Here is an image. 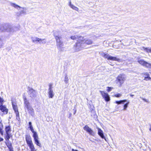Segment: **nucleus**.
Listing matches in <instances>:
<instances>
[{
    "label": "nucleus",
    "mask_w": 151,
    "mask_h": 151,
    "mask_svg": "<svg viewBox=\"0 0 151 151\" xmlns=\"http://www.w3.org/2000/svg\"><path fill=\"white\" fill-rule=\"evenodd\" d=\"M12 105L13 106V108L15 112L16 113V116H19V113L18 111V110L17 107V105L14 104L13 103H12Z\"/></svg>",
    "instance_id": "19"
},
{
    "label": "nucleus",
    "mask_w": 151,
    "mask_h": 151,
    "mask_svg": "<svg viewBox=\"0 0 151 151\" xmlns=\"http://www.w3.org/2000/svg\"><path fill=\"white\" fill-rule=\"evenodd\" d=\"M28 93L30 97L32 98H34L36 96V91L32 88H29Z\"/></svg>",
    "instance_id": "12"
},
{
    "label": "nucleus",
    "mask_w": 151,
    "mask_h": 151,
    "mask_svg": "<svg viewBox=\"0 0 151 151\" xmlns=\"http://www.w3.org/2000/svg\"><path fill=\"white\" fill-rule=\"evenodd\" d=\"M24 103L25 104V107L30 105L28 101L27 100L25 97H23Z\"/></svg>",
    "instance_id": "22"
},
{
    "label": "nucleus",
    "mask_w": 151,
    "mask_h": 151,
    "mask_svg": "<svg viewBox=\"0 0 151 151\" xmlns=\"http://www.w3.org/2000/svg\"><path fill=\"white\" fill-rule=\"evenodd\" d=\"M72 151H78L77 150H75L73 149H72Z\"/></svg>",
    "instance_id": "43"
},
{
    "label": "nucleus",
    "mask_w": 151,
    "mask_h": 151,
    "mask_svg": "<svg viewBox=\"0 0 151 151\" xmlns=\"http://www.w3.org/2000/svg\"><path fill=\"white\" fill-rule=\"evenodd\" d=\"M26 140L27 144L28 145L32 143V138L30 135H26Z\"/></svg>",
    "instance_id": "16"
},
{
    "label": "nucleus",
    "mask_w": 151,
    "mask_h": 151,
    "mask_svg": "<svg viewBox=\"0 0 151 151\" xmlns=\"http://www.w3.org/2000/svg\"><path fill=\"white\" fill-rule=\"evenodd\" d=\"M3 40L1 38H0V47H1L3 45Z\"/></svg>",
    "instance_id": "37"
},
{
    "label": "nucleus",
    "mask_w": 151,
    "mask_h": 151,
    "mask_svg": "<svg viewBox=\"0 0 151 151\" xmlns=\"http://www.w3.org/2000/svg\"><path fill=\"white\" fill-rule=\"evenodd\" d=\"M137 62L143 66L148 68L151 69V63H148L143 59H138Z\"/></svg>",
    "instance_id": "7"
},
{
    "label": "nucleus",
    "mask_w": 151,
    "mask_h": 151,
    "mask_svg": "<svg viewBox=\"0 0 151 151\" xmlns=\"http://www.w3.org/2000/svg\"><path fill=\"white\" fill-rule=\"evenodd\" d=\"M3 139L1 137H0V142L3 141Z\"/></svg>",
    "instance_id": "42"
},
{
    "label": "nucleus",
    "mask_w": 151,
    "mask_h": 151,
    "mask_svg": "<svg viewBox=\"0 0 151 151\" xmlns=\"http://www.w3.org/2000/svg\"><path fill=\"white\" fill-rule=\"evenodd\" d=\"M3 100L2 98H1V97L0 96V102L2 103L3 102Z\"/></svg>",
    "instance_id": "41"
},
{
    "label": "nucleus",
    "mask_w": 151,
    "mask_h": 151,
    "mask_svg": "<svg viewBox=\"0 0 151 151\" xmlns=\"http://www.w3.org/2000/svg\"><path fill=\"white\" fill-rule=\"evenodd\" d=\"M79 41L81 42V43L83 45L85 43L87 45H90L92 43V41L91 40L86 39L84 37H80Z\"/></svg>",
    "instance_id": "10"
},
{
    "label": "nucleus",
    "mask_w": 151,
    "mask_h": 151,
    "mask_svg": "<svg viewBox=\"0 0 151 151\" xmlns=\"http://www.w3.org/2000/svg\"><path fill=\"white\" fill-rule=\"evenodd\" d=\"M48 93L49 98H52L54 96L55 93L53 90H48Z\"/></svg>",
    "instance_id": "20"
},
{
    "label": "nucleus",
    "mask_w": 151,
    "mask_h": 151,
    "mask_svg": "<svg viewBox=\"0 0 151 151\" xmlns=\"http://www.w3.org/2000/svg\"><path fill=\"white\" fill-rule=\"evenodd\" d=\"M98 129V134L101 137L102 139H104L106 140L105 138L104 134V132L102 130L99 128H97Z\"/></svg>",
    "instance_id": "17"
},
{
    "label": "nucleus",
    "mask_w": 151,
    "mask_h": 151,
    "mask_svg": "<svg viewBox=\"0 0 151 151\" xmlns=\"http://www.w3.org/2000/svg\"><path fill=\"white\" fill-rule=\"evenodd\" d=\"M122 96V94L120 93H117L114 95V96L116 97H119Z\"/></svg>",
    "instance_id": "36"
},
{
    "label": "nucleus",
    "mask_w": 151,
    "mask_h": 151,
    "mask_svg": "<svg viewBox=\"0 0 151 151\" xmlns=\"http://www.w3.org/2000/svg\"><path fill=\"white\" fill-rule=\"evenodd\" d=\"M71 115H72V114H71V113H70L69 114V117H70V116H71Z\"/></svg>",
    "instance_id": "45"
},
{
    "label": "nucleus",
    "mask_w": 151,
    "mask_h": 151,
    "mask_svg": "<svg viewBox=\"0 0 151 151\" xmlns=\"http://www.w3.org/2000/svg\"><path fill=\"white\" fill-rule=\"evenodd\" d=\"M29 128L32 132L33 133L32 136L34 139L35 143L37 145L40 147L41 146V144L39 140V138L37 133L34 131L32 127H29Z\"/></svg>",
    "instance_id": "5"
},
{
    "label": "nucleus",
    "mask_w": 151,
    "mask_h": 151,
    "mask_svg": "<svg viewBox=\"0 0 151 151\" xmlns=\"http://www.w3.org/2000/svg\"><path fill=\"white\" fill-rule=\"evenodd\" d=\"M3 126L2 124L0 122V133L2 135H3Z\"/></svg>",
    "instance_id": "29"
},
{
    "label": "nucleus",
    "mask_w": 151,
    "mask_h": 151,
    "mask_svg": "<svg viewBox=\"0 0 151 151\" xmlns=\"http://www.w3.org/2000/svg\"><path fill=\"white\" fill-rule=\"evenodd\" d=\"M143 74L145 76V78L144 79V80L147 81L151 80V78L150 77V75L148 73L146 72L143 73Z\"/></svg>",
    "instance_id": "21"
},
{
    "label": "nucleus",
    "mask_w": 151,
    "mask_h": 151,
    "mask_svg": "<svg viewBox=\"0 0 151 151\" xmlns=\"http://www.w3.org/2000/svg\"><path fill=\"white\" fill-rule=\"evenodd\" d=\"M55 37L56 40V45L58 49L61 51H64V48L63 47V41L61 40V37L59 35H55Z\"/></svg>",
    "instance_id": "3"
},
{
    "label": "nucleus",
    "mask_w": 151,
    "mask_h": 151,
    "mask_svg": "<svg viewBox=\"0 0 151 151\" xmlns=\"http://www.w3.org/2000/svg\"><path fill=\"white\" fill-rule=\"evenodd\" d=\"M6 144L9 149V151H12L13 148L12 147V144L9 142H6Z\"/></svg>",
    "instance_id": "24"
},
{
    "label": "nucleus",
    "mask_w": 151,
    "mask_h": 151,
    "mask_svg": "<svg viewBox=\"0 0 151 151\" xmlns=\"http://www.w3.org/2000/svg\"><path fill=\"white\" fill-rule=\"evenodd\" d=\"M73 4H71V2L70 1L69 2V5L70 7Z\"/></svg>",
    "instance_id": "39"
},
{
    "label": "nucleus",
    "mask_w": 151,
    "mask_h": 151,
    "mask_svg": "<svg viewBox=\"0 0 151 151\" xmlns=\"http://www.w3.org/2000/svg\"><path fill=\"white\" fill-rule=\"evenodd\" d=\"M83 129L88 133L90 135L94 136L95 133L87 125H86L83 128Z\"/></svg>",
    "instance_id": "11"
},
{
    "label": "nucleus",
    "mask_w": 151,
    "mask_h": 151,
    "mask_svg": "<svg viewBox=\"0 0 151 151\" xmlns=\"http://www.w3.org/2000/svg\"><path fill=\"white\" fill-rule=\"evenodd\" d=\"M83 47V43H81V42H77L74 46L75 51L76 52L79 51Z\"/></svg>",
    "instance_id": "8"
},
{
    "label": "nucleus",
    "mask_w": 151,
    "mask_h": 151,
    "mask_svg": "<svg viewBox=\"0 0 151 151\" xmlns=\"http://www.w3.org/2000/svg\"><path fill=\"white\" fill-rule=\"evenodd\" d=\"M68 78L67 75H66L64 79V81L65 83H68Z\"/></svg>",
    "instance_id": "31"
},
{
    "label": "nucleus",
    "mask_w": 151,
    "mask_h": 151,
    "mask_svg": "<svg viewBox=\"0 0 151 151\" xmlns=\"http://www.w3.org/2000/svg\"><path fill=\"white\" fill-rule=\"evenodd\" d=\"M102 56L104 58L107 59L108 60L117 61H120V59L119 58L116 57H112L108 54H104L102 55Z\"/></svg>",
    "instance_id": "9"
},
{
    "label": "nucleus",
    "mask_w": 151,
    "mask_h": 151,
    "mask_svg": "<svg viewBox=\"0 0 151 151\" xmlns=\"http://www.w3.org/2000/svg\"><path fill=\"white\" fill-rule=\"evenodd\" d=\"M100 92L103 98L106 101H110V97L107 93L105 92L104 91H100Z\"/></svg>",
    "instance_id": "13"
},
{
    "label": "nucleus",
    "mask_w": 151,
    "mask_h": 151,
    "mask_svg": "<svg viewBox=\"0 0 151 151\" xmlns=\"http://www.w3.org/2000/svg\"><path fill=\"white\" fill-rule=\"evenodd\" d=\"M52 86L53 84L52 83H50L49 84V89L48 90H53L52 88L53 87Z\"/></svg>",
    "instance_id": "34"
},
{
    "label": "nucleus",
    "mask_w": 151,
    "mask_h": 151,
    "mask_svg": "<svg viewBox=\"0 0 151 151\" xmlns=\"http://www.w3.org/2000/svg\"><path fill=\"white\" fill-rule=\"evenodd\" d=\"M80 37H82V36H78L77 35H75L71 36L70 37V38L71 39L73 40H77V42H80V41H79V40L80 38Z\"/></svg>",
    "instance_id": "18"
},
{
    "label": "nucleus",
    "mask_w": 151,
    "mask_h": 151,
    "mask_svg": "<svg viewBox=\"0 0 151 151\" xmlns=\"http://www.w3.org/2000/svg\"><path fill=\"white\" fill-rule=\"evenodd\" d=\"M145 145L146 146V148H143V150L144 151H150L151 149L148 146H147L146 143L145 144Z\"/></svg>",
    "instance_id": "30"
},
{
    "label": "nucleus",
    "mask_w": 151,
    "mask_h": 151,
    "mask_svg": "<svg viewBox=\"0 0 151 151\" xmlns=\"http://www.w3.org/2000/svg\"><path fill=\"white\" fill-rule=\"evenodd\" d=\"M28 110L29 113L31 114L32 116H33L34 114V109L32 107L31 105L29 106L25 107Z\"/></svg>",
    "instance_id": "15"
},
{
    "label": "nucleus",
    "mask_w": 151,
    "mask_h": 151,
    "mask_svg": "<svg viewBox=\"0 0 151 151\" xmlns=\"http://www.w3.org/2000/svg\"><path fill=\"white\" fill-rule=\"evenodd\" d=\"M150 74H151V72H150Z\"/></svg>",
    "instance_id": "48"
},
{
    "label": "nucleus",
    "mask_w": 151,
    "mask_h": 151,
    "mask_svg": "<svg viewBox=\"0 0 151 151\" xmlns=\"http://www.w3.org/2000/svg\"><path fill=\"white\" fill-rule=\"evenodd\" d=\"M149 130L151 131V124L150 125V128L149 129Z\"/></svg>",
    "instance_id": "44"
},
{
    "label": "nucleus",
    "mask_w": 151,
    "mask_h": 151,
    "mask_svg": "<svg viewBox=\"0 0 151 151\" xmlns=\"http://www.w3.org/2000/svg\"><path fill=\"white\" fill-rule=\"evenodd\" d=\"M11 5L13 7L17 9L19 11V12L16 13V15L17 16H21L22 14L26 15L27 14V8L21 7L14 3H11Z\"/></svg>",
    "instance_id": "1"
},
{
    "label": "nucleus",
    "mask_w": 151,
    "mask_h": 151,
    "mask_svg": "<svg viewBox=\"0 0 151 151\" xmlns=\"http://www.w3.org/2000/svg\"><path fill=\"white\" fill-rule=\"evenodd\" d=\"M0 31L3 32H13V28L12 26L8 23L0 24Z\"/></svg>",
    "instance_id": "2"
},
{
    "label": "nucleus",
    "mask_w": 151,
    "mask_h": 151,
    "mask_svg": "<svg viewBox=\"0 0 151 151\" xmlns=\"http://www.w3.org/2000/svg\"><path fill=\"white\" fill-rule=\"evenodd\" d=\"M76 110H75V111L74 112V114H76Z\"/></svg>",
    "instance_id": "47"
},
{
    "label": "nucleus",
    "mask_w": 151,
    "mask_h": 151,
    "mask_svg": "<svg viewBox=\"0 0 151 151\" xmlns=\"http://www.w3.org/2000/svg\"><path fill=\"white\" fill-rule=\"evenodd\" d=\"M142 50H144L145 51H146L147 52L151 53V48L149 47H142L141 49Z\"/></svg>",
    "instance_id": "26"
},
{
    "label": "nucleus",
    "mask_w": 151,
    "mask_h": 151,
    "mask_svg": "<svg viewBox=\"0 0 151 151\" xmlns=\"http://www.w3.org/2000/svg\"><path fill=\"white\" fill-rule=\"evenodd\" d=\"M140 98H141L142 100H143V101H144L145 102H149V101L147 100V99H144V98H142L141 97H140Z\"/></svg>",
    "instance_id": "38"
},
{
    "label": "nucleus",
    "mask_w": 151,
    "mask_h": 151,
    "mask_svg": "<svg viewBox=\"0 0 151 151\" xmlns=\"http://www.w3.org/2000/svg\"><path fill=\"white\" fill-rule=\"evenodd\" d=\"M127 101V100H121L119 101H116L115 103L118 104H124V102Z\"/></svg>",
    "instance_id": "27"
},
{
    "label": "nucleus",
    "mask_w": 151,
    "mask_h": 151,
    "mask_svg": "<svg viewBox=\"0 0 151 151\" xmlns=\"http://www.w3.org/2000/svg\"><path fill=\"white\" fill-rule=\"evenodd\" d=\"M130 96H131V97H133L134 96V95H133V94H130Z\"/></svg>",
    "instance_id": "46"
},
{
    "label": "nucleus",
    "mask_w": 151,
    "mask_h": 151,
    "mask_svg": "<svg viewBox=\"0 0 151 151\" xmlns=\"http://www.w3.org/2000/svg\"><path fill=\"white\" fill-rule=\"evenodd\" d=\"M0 110L3 112L4 114H6L8 113V109L6 108L5 106L2 104L0 106Z\"/></svg>",
    "instance_id": "14"
},
{
    "label": "nucleus",
    "mask_w": 151,
    "mask_h": 151,
    "mask_svg": "<svg viewBox=\"0 0 151 151\" xmlns=\"http://www.w3.org/2000/svg\"><path fill=\"white\" fill-rule=\"evenodd\" d=\"M28 146L30 147L31 151H36V150L34 147V146L33 143L28 145Z\"/></svg>",
    "instance_id": "25"
},
{
    "label": "nucleus",
    "mask_w": 151,
    "mask_h": 151,
    "mask_svg": "<svg viewBox=\"0 0 151 151\" xmlns=\"http://www.w3.org/2000/svg\"><path fill=\"white\" fill-rule=\"evenodd\" d=\"M6 134L5 136V139L6 140H9L11 137L12 136L11 132V127L9 125L6 126L5 128Z\"/></svg>",
    "instance_id": "6"
},
{
    "label": "nucleus",
    "mask_w": 151,
    "mask_h": 151,
    "mask_svg": "<svg viewBox=\"0 0 151 151\" xmlns=\"http://www.w3.org/2000/svg\"><path fill=\"white\" fill-rule=\"evenodd\" d=\"M39 42L40 44H45L46 43V40L45 39L40 38Z\"/></svg>",
    "instance_id": "28"
},
{
    "label": "nucleus",
    "mask_w": 151,
    "mask_h": 151,
    "mask_svg": "<svg viewBox=\"0 0 151 151\" xmlns=\"http://www.w3.org/2000/svg\"><path fill=\"white\" fill-rule=\"evenodd\" d=\"M107 88H108V89H107L106 90L108 92L111 91L112 89H113V87H107Z\"/></svg>",
    "instance_id": "35"
},
{
    "label": "nucleus",
    "mask_w": 151,
    "mask_h": 151,
    "mask_svg": "<svg viewBox=\"0 0 151 151\" xmlns=\"http://www.w3.org/2000/svg\"><path fill=\"white\" fill-rule=\"evenodd\" d=\"M29 127H31H31H32V123L31 122H29Z\"/></svg>",
    "instance_id": "40"
},
{
    "label": "nucleus",
    "mask_w": 151,
    "mask_h": 151,
    "mask_svg": "<svg viewBox=\"0 0 151 151\" xmlns=\"http://www.w3.org/2000/svg\"><path fill=\"white\" fill-rule=\"evenodd\" d=\"M12 151H13V149H12Z\"/></svg>",
    "instance_id": "49"
},
{
    "label": "nucleus",
    "mask_w": 151,
    "mask_h": 151,
    "mask_svg": "<svg viewBox=\"0 0 151 151\" xmlns=\"http://www.w3.org/2000/svg\"><path fill=\"white\" fill-rule=\"evenodd\" d=\"M70 7L73 9L74 10L78 12V8L77 7L75 6L73 4Z\"/></svg>",
    "instance_id": "32"
},
{
    "label": "nucleus",
    "mask_w": 151,
    "mask_h": 151,
    "mask_svg": "<svg viewBox=\"0 0 151 151\" xmlns=\"http://www.w3.org/2000/svg\"><path fill=\"white\" fill-rule=\"evenodd\" d=\"M129 103V102H128L124 105V108L123 110H127V108L128 107V106Z\"/></svg>",
    "instance_id": "33"
},
{
    "label": "nucleus",
    "mask_w": 151,
    "mask_h": 151,
    "mask_svg": "<svg viewBox=\"0 0 151 151\" xmlns=\"http://www.w3.org/2000/svg\"><path fill=\"white\" fill-rule=\"evenodd\" d=\"M40 38L36 37H32L31 38L32 41L33 42L38 43L39 42Z\"/></svg>",
    "instance_id": "23"
},
{
    "label": "nucleus",
    "mask_w": 151,
    "mask_h": 151,
    "mask_svg": "<svg viewBox=\"0 0 151 151\" xmlns=\"http://www.w3.org/2000/svg\"><path fill=\"white\" fill-rule=\"evenodd\" d=\"M126 79V77L123 74H120L116 78V83L118 84L119 87L122 86Z\"/></svg>",
    "instance_id": "4"
}]
</instances>
